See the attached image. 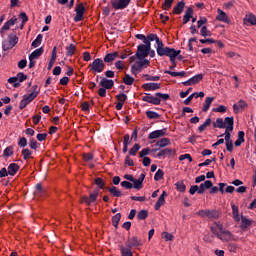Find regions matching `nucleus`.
Wrapping results in <instances>:
<instances>
[{
    "label": "nucleus",
    "instance_id": "29",
    "mask_svg": "<svg viewBox=\"0 0 256 256\" xmlns=\"http://www.w3.org/2000/svg\"><path fill=\"white\" fill-rule=\"evenodd\" d=\"M43 48H38L36 49L34 52H32L29 56V59L35 60V59H39V57H41L43 55Z\"/></svg>",
    "mask_w": 256,
    "mask_h": 256
},
{
    "label": "nucleus",
    "instance_id": "49",
    "mask_svg": "<svg viewBox=\"0 0 256 256\" xmlns=\"http://www.w3.org/2000/svg\"><path fill=\"white\" fill-rule=\"evenodd\" d=\"M67 55L68 57H73L75 54V45L70 44L69 46L66 47Z\"/></svg>",
    "mask_w": 256,
    "mask_h": 256
},
{
    "label": "nucleus",
    "instance_id": "63",
    "mask_svg": "<svg viewBox=\"0 0 256 256\" xmlns=\"http://www.w3.org/2000/svg\"><path fill=\"white\" fill-rule=\"evenodd\" d=\"M201 185L202 187H204V189H211V187H213V182H211V180H207Z\"/></svg>",
    "mask_w": 256,
    "mask_h": 256
},
{
    "label": "nucleus",
    "instance_id": "13",
    "mask_svg": "<svg viewBox=\"0 0 256 256\" xmlns=\"http://www.w3.org/2000/svg\"><path fill=\"white\" fill-rule=\"evenodd\" d=\"M143 181H145V173L140 174L138 179H134V181L132 182L133 183L132 187L134 189H137L138 191L140 189H143Z\"/></svg>",
    "mask_w": 256,
    "mask_h": 256
},
{
    "label": "nucleus",
    "instance_id": "30",
    "mask_svg": "<svg viewBox=\"0 0 256 256\" xmlns=\"http://www.w3.org/2000/svg\"><path fill=\"white\" fill-rule=\"evenodd\" d=\"M120 251L122 256H133V251H131V247L129 246H121Z\"/></svg>",
    "mask_w": 256,
    "mask_h": 256
},
{
    "label": "nucleus",
    "instance_id": "60",
    "mask_svg": "<svg viewBox=\"0 0 256 256\" xmlns=\"http://www.w3.org/2000/svg\"><path fill=\"white\" fill-rule=\"evenodd\" d=\"M164 153H165V155H168V157H171V155H175V153H177V151H175V149H173V148H165Z\"/></svg>",
    "mask_w": 256,
    "mask_h": 256
},
{
    "label": "nucleus",
    "instance_id": "25",
    "mask_svg": "<svg viewBox=\"0 0 256 256\" xmlns=\"http://www.w3.org/2000/svg\"><path fill=\"white\" fill-rule=\"evenodd\" d=\"M215 101V97H206L205 102L202 107V111L207 113V110L210 109L211 104Z\"/></svg>",
    "mask_w": 256,
    "mask_h": 256
},
{
    "label": "nucleus",
    "instance_id": "4",
    "mask_svg": "<svg viewBox=\"0 0 256 256\" xmlns=\"http://www.w3.org/2000/svg\"><path fill=\"white\" fill-rule=\"evenodd\" d=\"M88 67L94 74L103 73L105 71V62L101 58H96Z\"/></svg>",
    "mask_w": 256,
    "mask_h": 256
},
{
    "label": "nucleus",
    "instance_id": "1",
    "mask_svg": "<svg viewBox=\"0 0 256 256\" xmlns=\"http://www.w3.org/2000/svg\"><path fill=\"white\" fill-rule=\"evenodd\" d=\"M231 207H232V217L234 221H236L237 223L241 221L240 229H242V231H246L247 227H249L251 223H253V221L249 220L245 216L239 215V207L235 205V203H231Z\"/></svg>",
    "mask_w": 256,
    "mask_h": 256
},
{
    "label": "nucleus",
    "instance_id": "17",
    "mask_svg": "<svg viewBox=\"0 0 256 256\" xmlns=\"http://www.w3.org/2000/svg\"><path fill=\"white\" fill-rule=\"evenodd\" d=\"M247 107V102L245 100H240L238 103L233 105V111L235 114L241 113Z\"/></svg>",
    "mask_w": 256,
    "mask_h": 256
},
{
    "label": "nucleus",
    "instance_id": "40",
    "mask_svg": "<svg viewBox=\"0 0 256 256\" xmlns=\"http://www.w3.org/2000/svg\"><path fill=\"white\" fill-rule=\"evenodd\" d=\"M202 80H203V74H198L190 78V82L192 85H197V83H199Z\"/></svg>",
    "mask_w": 256,
    "mask_h": 256
},
{
    "label": "nucleus",
    "instance_id": "14",
    "mask_svg": "<svg viewBox=\"0 0 256 256\" xmlns=\"http://www.w3.org/2000/svg\"><path fill=\"white\" fill-rule=\"evenodd\" d=\"M168 51H169V47H165V45L163 44V41L159 42L156 45V52H157V55H159V57L166 56Z\"/></svg>",
    "mask_w": 256,
    "mask_h": 256
},
{
    "label": "nucleus",
    "instance_id": "20",
    "mask_svg": "<svg viewBox=\"0 0 256 256\" xmlns=\"http://www.w3.org/2000/svg\"><path fill=\"white\" fill-rule=\"evenodd\" d=\"M142 88L145 91H157V89L161 88V85L159 83H146L142 85Z\"/></svg>",
    "mask_w": 256,
    "mask_h": 256
},
{
    "label": "nucleus",
    "instance_id": "12",
    "mask_svg": "<svg viewBox=\"0 0 256 256\" xmlns=\"http://www.w3.org/2000/svg\"><path fill=\"white\" fill-rule=\"evenodd\" d=\"M167 135V129L155 130L148 135V139H159Z\"/></svg>",
    "mask_w": 256,
    "mask_h": 256
},
{
    "label": "nucleus",
    "instance_id": "45",
    "mask_svg": "<svg viewBox=\"0 0 256 256\" xmlns=\"http://www.w3.org/2000/svg\"><path fill=\"white\" fill-rule=\"evenodd\" d=\"M238 249H239V244H237V243H230V244H228V251L230 253H237Z\"/></svg>",
    "mask_w": 256,
    "mask_h": 256
},
{
    "label": "nucleus",
    "instance_id": "34",
    "mask_svg": "<svg viewBox=\"0 0 256 256\" xmlns=\"http://www.w3.org/2000/svg\"><path fill=\"white\" fill-rule=\"evenodd\" d=\"M183 9H185V2H178L176 7L174 8V13L176 15H181V13H183Z\"/></svg>",
    "mask_w": 256,
    "mask_h": 256
},
{
    "label": "nucleus",
    "instance_id": "36",
    "mask_svg": "<svg viewBox=\"0 0 256 256\" xmlns=\"http://www.w3.org/2000/svg\"><path fill=\"white\" fill-rule=\"evenodd\" d=\"M141 65L139 64V61H136L131 68V73L132 75H137V73H139V71H141Z\"/></svg>",
    "mask_w": 256,
    "mask_h": 256
},
{
    "label": "nucleus",
    "instance_id": "3",
    "mask_svg": "<svg viewBox=\"0 0 256 256\" xmlns=\"http://www.w3.org/2000/svg\"><path fill=\"white\" fill-rule=\"evenodd\" d=\"M149 51H151V42L145 40V44H140L137 47V59H145V57L149 56Z\"/></svg>",
    "mask_w": 256,
    "mask_h": 256
},
{
    "label": "nucleus",
    "instance_id": "2",
    "mask_svg": "<svg viewBox=\"0 0 256 256\" xmlns=\"http://www.w3.org/2000/svg\"><path fill=\"white\" fill-rule=\"evenodd\" d=\"M32 91L30 94H25L21 101H20V105H19V109L23 110L25 109V107H27V105H29V103H32L33 101H35V99H37V97L39 96V86L34 85L32 86Z\"/></svg>",
    "mask_w": 256,
    "mask_h": 256
},
{
    "label": "nucleus",
    "instance_id": "33",
    "mask_svg": "<svg viewBox=\"0 0 256 256\" xmlns=\"http://www.w3.org/2000/svg\"><path fill=\"white\" fill-rule=\"evenodd\" d=\"M221 241L229 242L231 241V232L224 230V232L218 237Z\"/></svg>",
    "mask_w": 256,
    "mask_h": 256
},
{
    "label": "nucleus",
    "instance_id": "42",
    "mask_svg": "<svg viewBox=\"0 0 256 256\" xmlns=\"http://www.w3.org/2000/svg\"><path fill=\"white\" fill-rule=\"evenodd\" d=\"M147 40L149 41V43H151V41H155L156 45L161 43V39H159V36H157L156 34H149L147 36Z\"/></svg>",
    "mask_w": 256,
    "mask_h": 256
},
{
    "label": "nucleus",
    "instance_id": "39",
    "mask_svg": "<svg viewBox=\"0 0 256 256\" xmlns=\"http://www.w3.org/2000/svg\"><path fill=\"white\" fill-rule=\"evenodd\" d=\"M109 192L111 195H113V197H121L123 195V193H121V191L115 186L109 188Z\"/></svg>",
    "mask_w": 256,
    "mask_h": 256
},
{
    "label": "nucleus",
    "instance_id": "50",
    "mask_svg": "<svg viewBox=\"0 0 256 256\" xmlns=\"http://www.w3.org/2000/svg\"><path fill=\"white\" fill-rule=\"evenodd\" d=\"M22 155H23V158L25 159V161H27V159H31V155H33V152H31V150H29V149H23Z\"/></svg>",
    "mask_w": 256,
    "mask_h": 256
},
{
    "label": "nucleus",
    "instance_id": "41",
    "mask_svg": "<svg viewBox=\"0 0 256 256\" xmlns=\"http://www.w3.org/2000/svg\"><path fill=\"white\" fill-rule=\"evenodd\" d=\"M161 237L164 241H173L175 239V236L169 232H162Z\"/></svg>",
    "mask_w": 256,
    "mask_h": 256
},
{
    "label": "nucleus",
    "instance_id": "18",
    "mask_svg": "<svg viewBox=\"0 0 256 256\" xmlns=\"http://www.w3.org/2000/svg\"><path fill=\"white\" fill-rule=\"evenodd\" d=\"M165 197H167V192L163 191L154 206L155 211H159V209L165 205Z\"/></svg>",
    "mask_w": 256,
    "mask_h": 256
},
{
    "label": "nucleus",
    "instance_id": "19",
    "mask_svg": "<svg viewBox=\"0 0 256 256\" xmlns=\"http://www.w3.org/2000/svg\"><path fill=\"white\" fill-rule=\"evenodd\" d=\"M15 23H17V18H12L10 20H8L3 27L0 29V33H5V31H9L11 29V27H13V25H15Z\"/></svg>",
    "mask_w": 256,
    "mask_h": 256
},
{
    "label": "nucleus",
    "instance_id": "16",
    "mask_svg": "<svg viewBox=\"0 0 256 256\" xmlns=\"http://www.w3.org/2000/svg\"><path fill=\"white\" fill-rule=\"evenodd\" d=\"M213 127L216 129H227V118L223 120V118H217L215 122H213Z\"/></svg>",
    "mask_w": 256,
    "mask_h": 256
},
{
    "label": "nucleus",
    "instance_id": "51",
    "mask_svg": "<svg viewBox=\"0 0 256 256\" xmlns=\"http://www.w3.org/2000/svg\"><path fill=\"white\" fill-rule=\"evenodd\" d=\"M163 175H165V173L163 172V170L158 169L157 172L154 175V180L155 181H161V179H163Z\"/></svg>",
    "mask_w": 256,
    "mask_h": 256
},
{
    "label": "nucleus",
    "instance_id": "7",
    "mask_svg": "<svg viewBox=\"0 0 256 256\" xmlns=\"http://www.w3.org/2000/svg\"><path fill=\"white\" fill-rule=\"evenodd\" d=\"M97 197H99V190H94L89 197L87 196L82 197L81 203H86V205H91V203H95L97 201Z\"/></svg>",
    "mask_w": 256,
    "mask_h": 256
},
{
    "label": "nucleus",
    "instance_id": "37",
    "mask_svg": "<svg viewBox=\"0 0 256 256\" xmlns=\"http://www.w3.org/2000/svg\"><path fill=\"white\" fill-rule=\"evenodd\" d=\"M209 125H211V118L206 119V121L198 127V131L203 133V131H205Z\"/></svg>",
    "mask_w": 256,
    "mask_h": 256
},
{
    "label": "nucleus",
    "instance_id": "27",
    "mask_svg": "<svg viewBox=\"0 0 256 256\" xmlns=\"http://www.w3.org/2000/svg\"><path fill=\"white\" fill-rule=\"evenodd\" d=\"M8 175H11L12 177L17 174V171H19V165L16 163H11L8 166Z\"/></svg>",
    "mask_w": 256,
    "mask_h": 256
},
{
    "label": "nucleus",
    "instance_id": "58",
    "mask_svg": "<svg viewBox=\"0 0 256 256\" xmlns=\"http://www.w3.org/2000/svg\"><path fill=\"white\" fill-rule=\"evenodd\" d=\"M185 159H188L189 163L193 162L191 154H183L179 156V161H185Z\"/></svg>",
    "mask_w": 256,
    "mask_h": 256
},
{
    "label": "nucleus",
    "instance_id": "32",
    "mask_svg": "<svg viewBox=\"0 0 256 256\" xmlns=\"http://www.w3.org/2000/svg\"><path fill=\"white\" fill-rule=\"evenodd\" d=\"M207 217L208 219H219V217H221V214L217 210H208Z\"/></svg>",
    "mask_w": 256,
    "mask_h": 256
},
{
    "label": "nucleus",
    "instance_id": "64",
    "mask_svg": "<svg viewBox=\"0 0 256 256\" xmlns=\"http://www.w3.org/2000/svg\"><path fill=\"white\" fill-rule=\"evenodd\" d=\"M149 153H151V149L146 148V149H142L139 152L140 157H146V155H149Z\"/></svg>",
    "mask_w": 256,
    "mask_h": 256
},
{
    "label": "nucleus",
    "instance_id": "5",
    "mask_svg": "<svg viewBox=\"0 0 256 256\" xmlns=\"http://www.w3.org/2000/svg\"><path fill=\"white\" fill-rule=\"evenodd\" d=\"M226 123H227V128L225 129V133H224L225 143L232 141L231 133H233V125H235V121L233 117H226Z\"/></svg>",
    "mask_w": 256,
    "mask_h": 256
},
{
    "label": "nucleus",
    "instance_id": "55",
    "mask_svg": "<svg viewBox=\"0 0 256 256\" xmlns=\"http://www.w3.org/2000/svg\"><path fill=\"white\" fill-rule=\"evenodd\" d=\"M141 149V146L139 144H135L129 151V155L135 156L137 155V151Z\"/></svg>",
    "mask_w": 256,
    "mask_h": 256
},
{
    "label": "nucleus",
    "instance_id": "44",
    "mask_svg": "<svg viewBox=\"0 0 256 256\" xmlns=\"http://www.w3.org/2000/svg\"><path fill=\"white\" fill-rule=\"evenodd\" d=\"M138 63L140 65V69H147V67H149V65H150L149 60H147L145 58L139 59Z\"/></svg>",
    "mask_w": 256,
    "mask_h": 256
},
{
    "label": "nucleus",
    "instance_id": "28",
    "mask_svg": "<svg viewBox=\"0 0 256 256\" xmlns=\"http://www.w3.org/2000/svg\"><path fill=\"white\" fill-rule=\"evenodd\" d=\"M242 143H245V132L239 131L238 132V139L235 141L236 147H241Z\"/></svg>",
    "mask_w": 256,
    "mask_h": 256
},
{
    "label": "nucleus",
    "instance_id": "8",
    "mask_svg": "<svg viewBox=\"0 0 256 256\" xmlns=\"http://www.w3.org/2000/svg\"><path fill=\"white\" fill-rule=\"evenodd\" d=\"M216 21H220V23H231V19H229V15L225 13V11L221 10L220 8L217 9Z\"/></svg>",
    "mask_w": 256,
    "mask_h": 256
},
{
    "label": "nucleus",
    "instance_id": "11",
    "mask_svg": "<svg viewBox=\"0 0 256 256\" xmlns=\"http://www.w3.org/2000/svg\"><path fill=\"white\" fill-rule=\"evenodd\" d=\"M142 101L146 103H152V105H161V98L157 96L145 95L142 97Z\"/></svg>",
    "mask_w": 256,
    "mask_h": 256
},
{
    "label": "nucleus",
    "instance_id": "59",
    "mask_svg": "<svg viewBox=\"0 0 256 256\" xmlns=\"http://www.w3.org/2000/svg\"><path fill=\"white\" fill-rule=\"evenodd\" d=\"M147 215H148L147 210H141V211L138 213L137 217H138V219H140L141 221H143V219H147Z\"/></svg>",
    "mask_w": 256,
    "mask_h": 256
},
{
    "label": "nucleus",
    "instance_id": "54",
    "mask_svg": "<svg viewBox=\"0 0 256 256\" xmlns=\"http://www.w3.org/2000/svg\"><path fill=\"white\" fill-rule=\"evenodd\" d=\"M212 111L214 113H227V107L220 105L217 108H213Z\"/></svg>",
    "mask_w": 256,
    "mask_h": 256
},
{
    "label": "nucleus",
    "instance_id": "24",
    "mask_svg": "<svg viewBox=\"0 0 256 256\" xmlns=\"http://www.w3.org/2000/svg\"><path fill=\"white\" fill-rule=\"evenodd\" d=\"M117 57H119L118 52L108 53L104 57V62L105 63H113V61H115L117 59Z\"/></svg>",
    "mask_w": 256,
    "mask_h": 256
},
{
    "label": "nucleus",
    "instance_id": "43",
    "mask_svg": "<svg viewBox=\"0 0 256 256\" xmlns=\"http://www.w3.org/2000/svg\"><path fill=\"white\" fill-rule=\"evenodd\" d=\"M175 186L177 191H180V193H185L186 186L185 183H183V181L176 182Z\"/></svg>",
    "mask_w": 256,
    "mask_h": 256
},
{
    "label": "nucleus",
    "instance_id": "56",
    "mask_svg": "<svg viewBox=\"0 0 256 256\" xmlns=\"http://www.w3.org/2000/svg\"><path fill=\"white\" fill-rule=\"evenodd\" d=\"M116 99H117L118 103L124 104L127 101V94L121 93L116 96Z\"/></svg>",
    "mask_w": 256,
    "mask_h": 256
},
{
    "label": "nucleus",
    "instance_id": "35",
    "mask_svg": "<svg viewBox=\"0 0 256 256\" xmlns=\"http://www.w3.org/2000/svg\"><path fill=\"white\" fill-rule=\"evenodd\" d=\"M123 83L124 85H133V83H135V78L131 77L129 74H125Z\"/></svg>",
    "mask_w": 256,
    "mask_h": 256
},
{
    "label": "nucleus",
    "instance_id": "46",
    "mask_svg": "<svg viewBox=\"0 0 256 256\" xmlns=\"http://www.w3.org/2000/svg\"><path fill=\"white\" fill-rule=\"evenodd\" d=\"M173 1L174 0H164V3L162 5V9H164V11H169V9H171V7L173 5Z\"/></svg>",
    "mask_w": 256,
    "mask_h": 256
},
{
    "label": "nucleus",
    "instance_id": "31",
    "mask_svg": "<svg viewBox=\"0 0 256 256\" xmlns=\"http://www.w3.org/2000/svg\"><path fill=\"white\" fill-rule=\"evenodd\" d=\"M192 15H193V9L188 8V9L186 10V12H185L184 17H183V23H184V25L187 24V23H189V21L191 20Z\"/></svg>",
    "mask_w": 256,
    "mask_h": 256
},
{
    "label": "nucleus",
    "instance_id": "9",
    "mask_svg": "<svg viewBox=\"0 0 256 256\" xmlns=\"http://www.w3.org/2000/svg\"><path fill=\"white\" fill-rule=\"evenodd\" d=\"M76 16L74 17L75 23L83 21V16L85 15V6L83 4H78L75 8Z\"/></svg>",
    "mask_w": 256,
    "mask_h": 256
},
{
    "label": "nucleus",
    "instance_id": "22",
    "mask_svg": "<svg viewBox=\"0 0 256 256\" xmlns=\"http://www.w3.org/2000/svg\"><path fill=\"white\" fill-rule=\"evenodd\" d=\"M244 25H255L256 24V17L254 14L249 13L243 19Z\"/></svg>",
    "mask_w": 256,
    "mask_h": 256
},
{
    "label": "nucleus",
    "instance_id": "23",
    "mask_svg": "<svg viewBox=\"0 0 256 256\" xmlns=\"http://www.w3.org/2000/svg\"><path fill=\"white\" fill-rule=\"evenodd\" d=\"M126 246L127 247H139L141 246V240L137 239V237H132L130 239H128V241L126 242Z\"/></svg>",
    "mask_w": 256,
    "mask_h": 256
},
{
    "label": "nucleus",
    "instance_id": "52",
    "mask_svg": "<svg viewBox=\"0 0 256 256\" xmlns=\"http://www.w3.org/2000/svg\"><path fill=\"white\" fill-rule=\"evenodd\" d=\"M146 115L148 117V119H159V113L154 112V111H147Z\"/></svg>",
    "mask_w": 256,
    "mask_h": 256
},
{
    "label": "nucleus",
    "instance_id": "6",
    "mask_svg": "<svg viewBox=\"0 0 256 256\" xmlns=\"http://www.w3.org/2000/svg\"><path fill=\"white\" fill-rule=\"evenodd\" d=\"M130 3H131V0H113L112 7L116 11L122 10V9H127V7H129Z\"/></svg>",
    "mask_w": 256,
    "mask_h": 256
},
{
    "label": "nucleus",
    "instance_id": "48",
    "mask_svg": "<svg viewBox=\"0 0 256 256\" xmlns=\"http://www.w3.org/2000/svg\"><path fill=\"white\" fill-rule=\"evenodd\" d=\"M119 221H121V213H117L115 216L112 217V225L117 227L119 225Z\"/></svg>",
    "mask_w": 256,
    "mask_h": 256
},
{
    "label": "nucleus",
    "instance_id": "15",
    "mask_svg": "<svg viewBox=\"0 0 256 256\" xmlns=\"http://www.w3.org/2000/svg\"><path fill=\"white\" fill-rule=\"evenodd\" d=\"M178 55H181V50H175L173 48H168V52H166V57H170L171 63H175Z\"/></svg>",
    "mask_w": 256,
    "mask_h": 256
},
{
    "label": "nucleus",
    "instance_id": "38",
    "mask_svg": "<svg viewBox=\"0 0 256 256\" xmlns=\"http://www.w3.org/2000/svg\"><path fill=\"white\" fill-rule=\"evenodd\" d=\"M170 143L171 141L168 138H162L156 143V145L157 147H167Z\"/></svg>",
    "mask_w": 256,
    "mask_h": 256
},
{
    "label": "nucleus",
    "instance_id": "53",
    "mask_svg": "<svg viewBox=\"0 0 256 256\" xmlns=\"http://www.w3.org/2000/svg\"><path fill=\"white\" fill-rule=\"evenodd\" d=\"M8 83H10L11 85H13V87H19L21 84L19 82V80L17 79V77H11L8 79Z\"/></svg>",
    "mask_w": 256,
    "mask_h": 256
},
{
    "label": "nucleus",
    "instance_id": "21",
    "mask_svg": "<svg viewBox=\"0 0 256 256\" xmlns=\"http://www.w3.org/2000/svg\"><path fill=\"white\" fill-rule=\"evenodd\" d=\"M113 85H115V82L107 78H102L100 81V87H103L104 89H113Z\"/></svg>",
    "mask_w": 256,
    "mask_h": 256
},
{
    "label": "nucleus",
    "instance_id": "62",
    "mask_svg": "<svg viewBox=\"0 0 256 256\" xmlns=\"http://www.w3.org/2000/svg\"><path fill=\"white\" fill-rule=\"evenodd\" d=\"M16 78L18 79V83H23L25 79H27V75H24L23 73H18Z\"/></svg>",
    "mask_w": 256,
    "mask_h": 256
},
{
    "label": "nucleus",
    "instance_id": "61",
    "mask_svg": "<svg viewBox=\"0 0 256 256\" xmlns=\"http://www.w3.org/2000/svg\"><path fill=\"white\" fill-rule=\"evenodd\" d=\"M5 157H11L13 155V147L9 146L4 150Z\"/></svg>",
    "mask_w": 256,
    "mask_h": 256
},
{
    "label": "nucleus",
    "instance_id": "10",
    "mask_svg": "<svg viewBox=\"0 0 256 256\" xmlns=\"http://www.w3.org/2000/svg\"><path fill=\"white\" fill-rule=\"evenodd\" d=\"M211 231L219 238L220 235L225 232V228H223V224L221 222H214L211 226Z\"/></svg>",
    "mask_w": 256,
    "mask_h": 256
},
{
    "label": "nucleus",
    "instance_id": "57",
    "mask_svg": "<svg viewBox=\"0 0 256 256\" xmlns=\"http://www.w3.org/2000/svg\"><path fill=\"white\" fill-rule=\"evenodd\" d=\"M202 37H211V31H209L205 26L200 30Z\"/></svg>",
    "mask_w": 256,
    "mask_h": 256
},
{
    "label": "nucleus",
    "instance_id": "47",
    "mask_svg": "<svg viewBox=\"0 0 256 256\" xmlns=\"http://www.w3.org/2000/svg\"><path fill=\"white\" fill-rule=\"evenodd\" d=\"M43 41V35L39 34L36 39L32 42V47H39L41 45V42Z\"/></svg>",
    "mask_w": 256,
    "mask_h": 256
},
{
    "label": "nucleus",
    "instance_id": "26",
    "mask_svg": "<svg viewBox=\"0 0 256 256\" xmlns=\"http://www.w3.org/2000/svg\"><path fill=\"white\" fill-rule=\"evenodd\" d=\"M8 41H10V46L6 45V49H13L16 43H19V38L15 34H11L8 37Z\"/></svg>",
    "mask_w": 256,
    "mask_h": 256
}]
</instances>
